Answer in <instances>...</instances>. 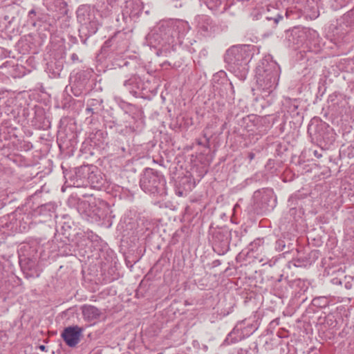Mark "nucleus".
Segmentation results:
<instances>
[{"label": "nucleus", "instance_id": "1a4fd4ad", "mask_svg": "<svg viewBox=\"0 0 354 354\" xmlns=\"http://www.w3.org/2000/svg\"><path fill=\"white\" fill-rule=\"evenodd\" d=\"M19 264L26 278L39 277V274L38 273L35 260L24 257V259H20Z\"/></svg>", "mask_w": 354, "mask_h": 354}, {"label": "nucleus", "instance_id": "cd10ccee", "mask_svg": "<svg viewBox=\"0 0 354 354\" xmlns=\"http://www.w3.org/2000/svg\"><path fill=\"white\" fill-rule=\"evenodd\" d=\"M333 281H334V283H335L337 284H341V281L339 280L338 279H334Z\"/></svg>", "mask_w": 354, "mask_h": 354}, {"label": "nucleus", "instance_id": "0eeeda50", "mask_svg": "<svg viewBox=\"0 0 354 354\" xmlns=\"http://www.w3.org/2000/svg\"><path fill=\"white\" fill-rule=\"evenodd\" d=\"M310 30L304 27H294L286 32V37L290 44H303L308 38Z\"/></svg>", "mask_w": 354, "mask_h": 354}, {"label": "nucleus", "instance_id": "6e6552de", "mask_svg": "<svg viewBox=\"0 0 354 354\" xmlns=\"http://www.w3.org/2000/svg\"><path fill=\"white\" fill-rule=\"evenodd\" d=\"M90 174V167L83 165L76 168L75 174L70 176L71 185L76 187H87V176Z\"/></svg>", "mask_w": 354, "mask_h": 354}, {"label": "nucleus", "instance_id": "f8f14e48", "mask_svg": "<svg viewBox=\"0 0 354 354\" xmlns=\"http://www.w3.org/2000/svg\"><path fill=\"white\" fill-rule=\"evenodd\" d=\"M82 313L85 319L92 321L100 317V310L94 306L84 305L82 307Z\"/></svg>", "mask_w": 354, "mask_h": 354}, {"label": "nucleus", "instance_id": "a211bd4d", "mask_svg": "<svg viewBox=\"0 0 354 354\" xmlns=\"http://www.w3.org/2000/svg\"><path fill=\"white\" fill-rule=\"evenodd\" d=\"M286 248V241L284 239H278L275 242V249L278 251L285 250Z\"/></svg>", "mask_w": 354, "mask_h": 354}, {"label": "nucleus", "instance_id": "bb28decb", "mask_svg": "<svg viewBox=\"0 0 354 354\" xmlns=\"http://www.w3.org/2000/svg\"><path fill=\"white\" fill-rule=\"evenodd\" d=\"M345 288L346 289H351L352 288V284L350 283V282H347L346 284H345Z\"/></svg>", "mask_w": 354, "mask_h": 354}, {"label": "nucleus", "instance_id": "5701e85b", "mask_svg": "<svg viewBox=\"0 0 354 354\" xmlns=\"http://www.w3.org/2000/svg\"><path fill=\"white\" fill-rule=\"evenodd\" d=\"M248 157L250 159V160H252L255 157V154L253 152H249Z\"/></svg>", "mask_w": 354, "mask_h": 354}, {"label": "nucleus", "instance_id": "39448f33", "mask_svg": "<svg viewBox=\"0 0 354 354\" xmlns=\"http://www.w3.org/2000/svg\"><path fill=\"white\" fill-rule=\"evenodd\" d=\"M12 228L23 232L28 230L32 222V216L30 213L23 212L21 209L16 210L10 215Z\"/></svg>", "mask_w": 354, "mask_h": 354}, {"label": "nucleus", "instance_id": "f03ea898", "mask_svg": "<svg viewBox=\"0 0 354 354\" xmlns=\"http://www.w3.org/2000/svg\"><path fill=\"white\" fill-rule=\"evenodd\" d=\"M251 57L250 45L234 46L225 55V62L234 73H239L245 78L248 70V64Z\"/></svg>", "mask_w": 354, "mask_h": 354}, {"label": "nucleus", "instance_id": "2eb2a0df", "mask_svg": "<svg viewBox=\"0 0 354 354\" xmlns=\"http://www.w3.org/2000/svg\"><path fill=\"white\" fill-rule=\"evenodd\" d=\"M323 124L318 120H311L308 127V133L310 136H315L317 140L321 138V135L319 133V129L322 128Z\"/></svg>", "mask_w": 354, "mask_h": 354}, {"label": "nucleus", "instance_id": "f257e3e1", "mask_svg": "<svg viewBox=\"0 0 354 354\" xmlns=\"http://www.w3.org/2000/svg\"><path fill=\"white\" fill-rule=\"evenodd\" d=\"M279 75L280 67L271 58L263 59L256 68L257 82L268 94L277 88Z\"/></svg>", "mask_w": 354, "mask_h": 354}, {"label": "nucleus", "instance_id": "b1692460", "mask_svg": "<svg viewBox=\"0 0 354 354\" xmlns=\"http://www.w3.org/2000/svg\"><path fill=\"white\" fill-rule=\"evenodd\" d=\"M36 15V12H35V10L34 9L30 10L29 11V12H28V17H29L30 18H31V17H32V15Z\"/></svg>", "mask_w": 354, "mask_h": 354}, {"label": "nucleus", "instance_id": "dca6fc26", "mask_svg": "<svg viewBox=\"0 0 354 354\" xmlns=\"http://www.w3.org/2000/svg\"><path fill=\"white\" fill-rule=\"evenodd\" d=\"M313 304L319 308H324L328 305V299L325 297H315L313 299Z\"/></svg>", "mask_w": 354, "mask_h": 354}, {"label": "nucleus", "instance_id": "412c9836", "mask_svg": "<svg viewBox=\"0 0 354 354\" xmlns=\"http://www.w3.org/2000/svg\"><path fill=\"white\" fill-rule=\"evenodd\" d=\"M115 36H113L112 37H111L110 39H109L108 40H106L103 46H102V49H105L106 48H109V46H111V41L112 40L114 39Z\"/></svg>", "mask_w": 354, "mask_h": 354}, {"label": "nucleus", "instance_id": "a878e982", "mask_svg": "<svg viewBox=\"0 0 354 354\" xmlns=\"http://www.w3.org/2000/svg\"><path fill=\"white\" fill-rule=\"evenodd\" d=\"M292 246V243H288V245H287V250L285 251V252H288L290 250H291Z\"/></svg>", "mask_w": 354, "mask_h": 354}, {"label": "nucleus", "instance_id": "7ed1b4c3", "mask_svg": "<svg viewBox=\"0 0 354 354\" xmlns=\"http://www.w3.org/2000/svg\"><path fill=\"white\" fill-rule=\"evenodd\" d=\"M141 189L146 193L154 196L167 195L166 180L162 174L158 171L146 168L140 180Z\"/></svg>", "mask_w": 354, "mask_h": 354}, {"label": "nucleus", "instance_id": "6ab92c4d", "mask_svg": "<svg viewBox=\"0 0 354 354\" xmlns=\"http://www.w3.org/2000/svg\"><path fill=\"white\" fill-rule=\"evenodd\" d=\"M346 0H335V3L332 5L335 10H338L346 6Z\"/></svg>", "mask_w": 354, "mask_h": 354}, {"label": "nucleus", "instance_id": "9b49d317", "mask_svg": "<svg viewBox=\"0 0 354 354\" xmlns=\"http://www.w3.org/2000/svg\"><path fill=\"white\" fill-rule=\"evenodd\" d=\"M104 183V180L98 172H95L91 170V167H90V174L87 176V183L88 186H91V187L100 189L102 188Z\"/></svg>", "mask_w": 354, "mask_h": 354}, {"label": "nucleus", "instance_id": "4be33fe9", "mask_svg": "<svg viewBox=\"0 0 354 354\" xmlns=\"http://www.w3.org/2000/svg\"><path fill=\"white\" fill-rule=\"evenodd\" d=\"M71 59H72V61H73V62H76V61H77V60H78V56H77V55L76 53H73V54L71 55Z\"/></svg>", "mask_w": 354, "mask_h": 354}, {"label": "nucleus", "instance_id": "f3484780", "mask_svg": "<svg viewBox=\"0 0 354 354\" xmlns=\"http://www.w3.org/2000/svg\"><path fill=\"white\" fill-rule=\"evenodd\" d=\"M55 210V207L52 203H46L38 207V212L40 214H46L47 212L50 213L53 212Z\"/></svg>", "mask_w": 354, "mask_h": 354}, {"label": "nucleus", "instance_id": "393cba45", "mask_svg": "<svg viewBox=\"0 0 354 354\" xmlns=\"http://www.w3.org/2000/svg\"><path fill=\"white\" fill-rule=\"evenodd\" d=\"M315 157L319 158L322 156V153H319L317 150L314 151L313 152Z\"/></svg>", "mask_w": 354, "mask_h": 354}, {"label": "nucleus", "instance_id": "ddd939ff", "mask_svg": "<svg viewBox=\"0 0 354 354\" xmlns=\"http://www.w3.org/2000/svg\"><path fill=\"white\" fill-rule=\"evenodd\" d=\"M305 17L310 19H315L319 15L317 3L313 0L307 1L304 10Z\"/></svg>", "mask_w": 354, "mask_h": 354}, {"label": "nucleus", "instance_id": "c85d7f7f", "mask_svg": "<svg viewBox=\"0 0 354 354\" xmlns=\"http://www.w3.org/2000/svg\"><path fill=\"white\" fill-rule=\"evenodd\" d=\"M39 349L41 350V351H45L46 349V346L44 345H40L39 346Z\"/></svg>", "mask_w": 354, "mask_h": 354}, {"label": "nucleus", "instance_id": "aec40b11", "mask_svg": "<svg viewBox=\"0 0 354 354\" xmlns=\"http://www.w3.org/2000/svg\"><path fill=\"white\" fill-rule=\"evenodd\" d=\"M89 26L91 27V30H88V32H89L88 36H90L93 34H95L97 30V28L95 27L94 22H90Z\"/></svg>", "mask_w": 354, "mask_h": 354}, {"label": "nucleus", "instance_id": "423d86ee", "mask_svg": "<svg viewBox=\"0 0 354 354\" xmlns=\"http://www.w3.org/2000/svg\"><path fill=\"white\" fill-rule=\"evenodd\" d=\"M83 328L78 326L66 327L62 333V337L70 347H75L80 341Z\"/></svg>", "mask_w": 354, "mask_h": 354}, {"label": "nucleus", "instance_id": "7c9ffc66", "mask_svg": "<svg viewBox=\"0 0 354 354\" xmlns=\"http://www.w3.org/2000/svg\"><path fill=\"white\" fill-rule=\"evenodd\" d=\"M86 41V39L83 41V43L85 44Z\"/></svg>", "mask_w": 354, "mask_h": 354}, {"label": "nucleus", "instance_id": "4468645a", "mask_svg": "<svg viewBox=\"0 0 354 354\" xmlns=\"http://www.w3.org/2000/svg\"><path fill=\"white\" fill-rule=\"evenodd\" d=\"M102 100L91 99L87 101L86 114H98L101 110Z\"/></svg>", "mask_w": 354, "mask_h": 354}, {"label": "nucleus", "instance_id": "20e7f679", "mask_svg": "<svg viewBox=\"0 0 354 354\" xmlns=\"http://www.w3.org/2000/svg\"><path fill=\"white\" fill-rule=\"evenodd\" d=\"M195 20L198 32L203 37H211L218 30L217 24L209 16L198 15Z\"/></svg>", "mask_w": 354, "mask_h": 354}, {"label": "nucleus", "instance_id": "9d476101", "mask_svg": "<svg viewBox=\"0 0 354 354\" xmlns=\"http://www.w3.org/2000/svg\"><path fill=\"white\" fill-rule=\"evenodd\" d=\"M301 12L299 11V10L297 9L296 7H291V8H287L284 15L277 14L274 17H267L266 19L268 20H273L274 23L275 24H277L279 23V21L281 20H283L284 19V17L286 19L295 20V19H299L301 17Z\"/></svg>", "mask_w": 354, "mask_h": 354}, {"label": "nucleus", "instance_id": "c756f323", "mask_svg": "<svg viewBox=\"0 0 354 354\" xmlns=\"http://www.w3.org/2000/svg\"><path fill=\"white\" fill-rule=\"evenodd\" d=\"M263 209H261V211L258 212L257 213H258V214H259V213H261H261H263Z\"/></svg>", "mask_w": 354, "mask_h": 354}]
</instances>
